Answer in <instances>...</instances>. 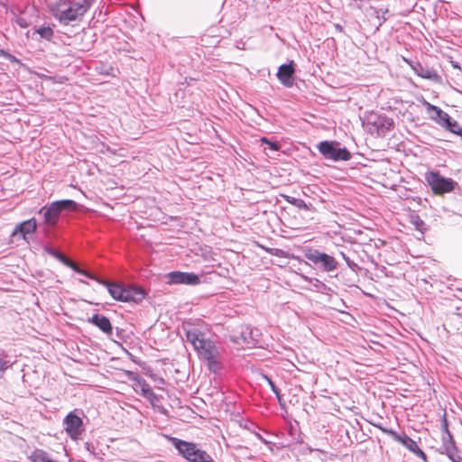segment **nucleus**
Listing matches in <instances>:
<instances>
[{"instance_id":"4be33fe9","label":"nucleus","mask_w":462,"mask_h":462,"mask_svg":"<svg viewBox=\"0 0 462 462\" xmlns=\"http://www.w3.org/2000/svg\"><path fill=\"white\" fill-rule=\"evenodd\" d=\"M261 142L266 143L273 151H278L280 149V144L277 142H272L265 137L262 138Z\"/></svg>"},{"instance_id":"7c9ffc66","label":"nucleus","mask_w":462,"mask_h":462,"mask_svg":"<svg viewBox=\"0 0 462 462\" xmlns=\"http://www.w3.org/2000/svg\"><path fill=\"white\" fill-rule=\"evenodd\" d=\"M298 207H306L304 201L300 200V203L297 204Z\"/></svg>"},{"instance_id":"cd10ccee","label":"nucleus","mask_w":462,"mask_h":462,"mask_svg":"<svg viewBox=\"0 0 462 462\" xmlns=\"http://www.w3.org/2000/svg\"><path fill=\"white\" fill-rule=\"evenodd\" d=\"M273 254L276 256H285V252L281 249H273Z\"/></svg>"},{"instance_id":"2eb2a0df","label":"nucleus","mask_w":462,"mask_h":462,"mask_svg":"<svg viewBox=\"0 0 462 462\" xmlns=\"http://www.w3.org/2000/svg\"><path fill=\"white\" fill-rule=\"evenodd\" d=\"M294 71L293 61H291L290 64H282L278 69L277 78L283 86L291 87Z\"/></svg>"},{"instance_id":"412c9836","label":"nucleus","mask_w":462,"mask_h":462,"mask_svg":"<svg viewBox=\"0 0 462 462\" xmlns=\"http://www.w3.org/2000/svg\"><path fill=\"white\" fill-rule=\"evenodd\" d=\"M11 366V361L7 358L3 351L0 352V372L5 371Z\"/></svg>"},{"instance_id":"a211bd4d","label":"nucleus","mask_w":462,"mask_h":462,"mask_svg":"<svg viewBox=\"0 0 462 462\" xmlns=\"http://www.w3.org/2000/svg\"><path fill=\"white\" fill-rule=\"evenodd\" d=\"M39 34L42 39L51 41L53 37L54 32L51 26H42L40 28L33 29L32 31V35Z\"/></svg>"},{"instance_id":"ddd939ff","label":"nucleus","mask_w":462,"mask_h":462,"mask_svg":"<svg viewBox=\"0 0 462 462\" xmlns=\"http://www.w3.org/2000/svg\"><path fill=\"white\" fill-rule=\"evenodd\" d=\"M170 284L196 285L200 282L199 277L193 273L171 272L168 274Z\"/></svg>"},{"instance_id":"9b49d317","label":"nucleus","mask_w":462,"mask_h":462,"mask_svg":"<svg viewBox=\"0 0 462 462\" xmlns=\"http://www.w3.org/2000/svg\"><path fill=\"white\" fill-rule=\"evenodd\" d=\"M381 430L384 433L390 435L395 441L403 445L407 449L414 453L417 457L422 458L423 460H426V454L419 448L416 441L411 439L406 434H399L392 429L381 428Z\"/></svg>"},{"instance_id":"c756f323","label":"nucleus","mask_w":462,"mask_h":462,"mask_svg":"<svg viewBox=\"0 0 462 462\" xmlns=\"http://www.w3.org/2000/svg\"><path fill=\"white\" fill-rule=\"evenodd\" d=\"M0 56L5 57V58H10L11 57V55L8 52H6L5 51L1 50V49H0Z\"/></svg>"},{"instance_id":"6ab92c4d","label":"nucleus","mask_w":462,"mask_h":462,"mask_svg":"<svg viewBox=\"0 0 462 462\" xmlns=\"http://www.w3.org/2000/svg\"><path fill=\"white\" fill-rule=\"evenodd\" d=\"M32 462H54L49 457V454L42 449H35L30 456Z\"/></svg>"},{"instance_id":"2f4dec72","label":"nucleus","mask_w":462,"mask_h":462,"mask_svg":"<svg viewBox=\"0 0 462 462\" xmlns=\"http://www.w3.org/2000/svg\"><path fill=\"white\" fill-rule=\"evenodd\" d=\"M107 151L114 153V152L109 147H107Z\"/></svg>"},{"instance_id":"f257e3e1","label":"nucleus","mask_w":462,"mask_h":462,"mask_svg":"<svg viewBox=\"0 0 462 462\" xmlns=\"http://www.w3.org/2000/svg\"><path fill=\"white\" fill-rule=\"evenodd\" d=\"M183 328L187 341L192 345L199 357L206 362L210 371L214 373L219 371L222 368L220 347L208 337L202 328L190 324H186Z\"/></svg>"},{"instance_id":"0eeeda50","label":"nucleus","mask_w":462,"mask_h":462,"mask_svg":"<svg viewBox=\"0 0 462 462\" xmlns=\"http://www.w3.org/2000/svg\"><path fill=\"white\" fill-rule=\"evenodd\" d=\"M319 152L327 160L348 161L351 158L350 152L346 149L340 147L338 143L336 142H321L318 146Z\"/></svg>"},{"instance_id":"7ed1b4c3","label":"nucleus","mask_w":462,"mask_h":462,"mask_svg":"<svg viewBox=\"0 0 462 462\" xmlns=\"http://www.w3.org/2000/svg\"><path fill=\"white\" fill-rule=\"evenodd\" d=\"M92 279L106 287L109 294L116 300L122 302H139L144 298L143 291L139 288L133 286H124L120 283L110 282L96 278L95 276H93Z\"/></svg>"},{"instance_id":"b1692460","label":"nucleus","mask_w":462,"mask_h":462,"mask_svg":"<svg viewBox=\"0 0 462 462\" xmlns=\"http://www.w3.org/2000/svg\"><path fill=\"white\" fill-rule=\"evenodd\" d=\"M447 453L452 462H460L461 457L456 454L454 449L447 448Z\"/></svg>"},{"instance_id":"1a4fd4ad","label":"nucleus","mask_w":462,"mask_h":462,"mask_svg":"<svg viewBox=\"0 0 462 462\" xmlns=\"http://www.w3.org/2000/svg\"><path fill=\"white\" fill-rule=\"evenodd\" d=\"M366 126L371 134L378 136L384 135L393 127V122L391 118L377 113H370L366 116Z\"/></svg>"},{"instance_id":"f03ea898","label":"nucleus","mask_w":462,"mask_h":462,"mask_svg":"<svg viewBox=\"0 0 462 462\" xmlns=\"http://www.w3.org/2000/svg\"><path fill=\"white\" fill-rule=\"evenodd\" d=\"M92 4L93 0H58L50 6V11L61 24L68 25L71 22L80 20Z\"/></svg>"},{"instance_id":"a878e982","label":"nucleus","mask_w":462,"mask_h":462,"mask_svg":"<svg viewBox=\"0 0 462 462\" xmlns=\"http://www.w3.org/2000/svg\"><path fill=\"white\" fill-rule=\"evenodd\" d=\"M265 380L268 382L269 385L271 386V389L272 391L277 395L279 396V389L276 387V385L274 384V383L268 377V376H264Z\"/></svg>"},{"instance_id":"dca6fc26","label":"nucleus","mask_w":462,"mask_h":462,"mask_svg":"<svg viewBox=\"0 0 462 462\" xmlns=\"http://www.w3.org/2000/svg\"><path fill=\"white\" fill-rule=\"evenodd\" d=\"M36 228L37 223L35 218H31L17 225L12 232V236H15L20 234L22 237L26 240V235L34 233Z\"/></svg>"},{"instance_id":"5701e85b","label":"nucleus","mask_w":462,"mask_h":462,"mask_svg":"<svg viewBox=\"0 0 462 462\" xmlns=\"http://www.w3.org/2000/svg\"><path fill=\"white\" fill-rule=\"evenodd\" d=\"M16 23L22 27L26 28L30 25L31 22L26 19L23 15H19L16 18Z\"/></svg>"},{"instance_id":"c85d7f7f","label":"nucleus","mask_w":462,"mask_h":462,"mask_svg":"<svg viewBox=\"0 0 462 462\" xmlns=\"http://www.w3.org/2000/svg\"><path fill=\"white\" fill-rule=\"evenodd\" d=\"M85 447H86V449H87L89 453H91V454H93V453H94V446H93L91 443L87 442V443L85 444Z\"/></svg>"},{"instance_id":"bb28decb","label":"nucleus","mask_w":462,"mask_h":462,"mask_svg":"<svg viewBox=\"0 0 462 462\" xmlns=\"http://www.w3.org/2000/svg\"><path fill=\"white\" fill-rule=\"evenodd\" d=\"M418 74L424 79H431L433 72L431 70L426 69L421 72H419Z\"/></svg>"},{"instance_id":"9d476101","label":"nucleus","mask_w":462,"mask_h":462,"mask_svg":"<svg viewBox=\"0 0 462 462\" xmlns=\"http://www.w3.org/2000/svg\"><path fill=\"white\" fill-rule=\"evenodd\" d=\"M426 181L436 194L448 193L454 190L457 183L449 178L441 176L437 171H430L425 175Z\"/></svg>"},{"instance_id":"423d86ee","label":"nucleus","mask_w":462,"mask_h":462,"mask_svg":"<svg viewBox=\"0 0 462 462\" xmlns=\"http://www.w3.org/2000/svg\"><path fill=\"white\" fill-rule=\"evenodd\" d=\"M304 256L314 264L319 266L324 272L330 273L337 269L338 263L333 256L317 249H305Z\"/></svg>"},{"instance_id":"f3484780","label":"nucleus","mask_w":462,"mask_h":462,"mask_svg":"<svg viewBox=\"0 0 462 462\" xmlns=\"http://www.w3.org/2000/svg\"><path fill=\"white\" fill-rule=\"evenodd\" d=\"M89 321L97 326L104 333L109 335L112 333V325L110 320L101 314H95L89 319Z\"/></svg>"},{"instance_id":"20e7f679","label":"nucleus","mask_w":462,"mask_h":462,"mask_svg":"<svg viewBox=\"0 0 462 462\" xmlns=\"http://www.w3.org/2000/svg\"><path fill=\"white\" fill-rule=\"evenodd\" d=\"M171 442L185 459L189 462H213L211 456L205 450L199 448L197 444L181 440L177 438H171Z\"/></svg>"},{"instance_id":"4468645a","label":"nucleus","mask_w":462,"mask_h":462,"mask_svg":"<svg viewBox=\"0 0 462 462\" xmlns=\"http://www.w3.org/2000/svg\"><path fill=\"white\" fill-rule=\"evenodd\" d=\"M45 251L51 254V256L55 257L59 261H60L62 263L67 265L68 267L71 268L78 273H81L85 275L88 278H93V275L88 273V272L80 269L75 263H73L71 260L67 258L65 255H63L61 253L58 252L57 250L51 248V247H45Z\"/></svg>"},{"instance_id":"aec40b11","label":"nucleus","mask_w":462,"mask_h":462,"mask_svg":"<svg viewBox=\"0 0 462 462\" xmlns=\"http://www.w3.org/2000/svg\"><path fill=\"white\" fill-rule=\"evenodd\" d=\"M136 387L140 388L141 393L144 397H149L151 395H153L152 390L150 387V385L146 383L145 380L140 379L137 381Z\"/></svg>"},{"instance_id":"6e6552de","label":"nucleus","mask_w":462,"mask_h":462,"mask_svg":"<svg viewBox=\"0 0 462 462\" xmlns=\"http://www.w3.org/2000/svg\"><path fill=\"white\" fill-rule=\"evenodd\" d=\"M77 203L71 199L58 200L52 202L44 212L45 223L55 226L62 210H76Z\"/></svg>"},{"instance_id":"39448f33","label":"nucleus","mask_w":462,"mask_h":462,"mask_svg":"<svg viewBox=\"0 0 462 462\" xmlns=\"http://www.w3.org/2000/svg\"><path fill=\"white\" fill-rule=\"evenodd\" d=\"M423 105L426 108L429 117L432 121L444 127L445 129L450 131L451 133L457 134H462V127H460L458 123L452 119L448 113L427 101H424Z\"/></svg>"},{"instance_id":"f8f14e48","label":"nucleus","mask_w":462,"mask_h":462,"mask_svg":"<svg viewBox=\"0 0 462 462\" xmlns=\"http://www.w3.org/2000/svg\"><path fill=\"white\" fill-rule=\"evenodd\" d=\"M64 429L72 439H79L84 431L83 420L74 412H69L63 420Z\"/></svg>"},{"instance_id":"393cba45","label":"nucleus","mask_w":462,"mask_h":462,"mask_svg":"<svg viewBox=\"0 0 462 462\" xmlns=\"http://www.w3.org/2000/svg\"><path fill=\"white\" fill-rule=\"evenodd\" d=\"M343 259L346 261L347 266L352 269V270H355V268L357 266L356 263H355L353 261H351L346 255L345 253L341 252L340 253Z\"/></svg>"}]
</instances>
